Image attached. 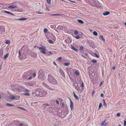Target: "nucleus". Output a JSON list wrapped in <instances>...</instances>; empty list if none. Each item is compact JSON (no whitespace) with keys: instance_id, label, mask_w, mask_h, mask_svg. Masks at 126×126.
I'll return each mask as SVG.
<instances>
[{"instance_id":"0eeeda50","label":"nucleus","mask_w":126,"mask_h":126,"mask_svg":"<svg viewBox=\"0 0 126 126\" xmlns=\"http://www.w3.org/2000/svg\"><path fill=\"white\" fill-rule=\"evenodd\" d=\"M17 8V5H12L11 6H9L8 7V8L10 9H12L15 8Z\"/></svg>"},{"instance_id":"c03bdc74","label":"nucleus","mask_w":126,"mask_h":126,"mask_svg":"<svg viewBox=\"0 0 126 126\" xmlns=\"http://www.w3.org/2000/svg\"><path fill=\"white\" fill-rule=\"evenodd\" d=\"M55 101H56V103L57 104H58V105H59V102L58 101V100H56Z\"/></svg>"},{"instance_id":"6e6552de","label":"nucleus","mask_w":126,"mask_h":126,"mask_svg":"<svg viewBox=\"0 0 126 126\" xmlns=\"http://www.w3.org/2000/svg\"><path fill=\"white\" fill-rule=\"evenodd\" d=\"M4 12L5 13H7V14H10L11 15H12L13 16H14V15L11 12H10L8 11H4Z\"/></svg>"},{"instance_id":"052dcab7","label":"nucleus","mask_w":126,"mask_h":126,"mask_svg":"<svg viewBox=\"0 0 126 126\" xmlns=\"http://www.w3.org/2000/svg\"><path fill=\"white\" fill-rule=\"evenodd\" d=\"M32 78V77H30L28 78V80H30V79H31Z\"/></svg>"},{"instance_id":"7ed1b4c3","label":"nucleus","mask_w":126,"mask_h":126,"mask_svg":"<svg viewBox=\"0 0 126 126\" xmlns=\"http://www.w3.org/2000/svg\"><path fill=\"white\" fill-rule=\"evenodd\" d=\"M40 50V52L44 54H46V47L43 46H42L41 47L38 48Z\"/></svg>"},{"instance_id":"2eb2a0df","label":"nucleus","mask_w":126,"mask_h":126,"mask_svg":"<svg viewBox=\"0 0 126 126\" xmlns=\"http://www.w3.org/2000/svg\"><path fill=\"white\" fill-rule=\"evenodd\" d=\"M27 84L30 86H33L34 85V84L33 83L31 82L28 83Z\"/></svg>"},{"instance_id":"603ef678","label":"nucleus","mask_w":126,"mask_h":126,"mask_svg":"<svg viewBox=\"0 0 126 126\" xmlns=\"http://www.w3.org/2000/svg\"><path fill=\"white\" fill-rule=\"evenodd\" d=\"M44 105L46 106H50V105H49L48 104H45Z\"/></svg>"},{"instance_id":"c756f323","label":"nucleus","mask_w":126,"mask_h":126,"mask_svg":"<svg viewBox=\"0 0 126 126\" xmlns=\"http://www.w3.org/2000/svg\"><path fill=\"white\" fill-rule=\"evenodd\" d=\"M103 105H104V106H107V104L105 102V100H104L103 99Z\"/></svg>"},{"instance_id":"6e6d98bb","label":"nucleus","mask_w":126,"mask_h":126,"mask_svg":"<svg viewBox=\"0 0 126 126\" xmlns=\"http://www.w3.org/2000/svg\"><path fill=\"white\" fill-rule=\"evenodd\" d=\"M69 1H70L71 2H74V3H75V1H72V0H69Z\"/></svg>"},{"instance_id":"338daca9","label":"nucleus","mask_w":126,"mask_h":126,"mask_svg":"<svg viewBox=\"0 0 126 126\" xmlns=\"http://www.w3.org/2000/svg\"><path fill=\"white\" fill-rule=\"evenodd\" d=\"M73 94H74V96L75 95H76V94H75V93H74V92H73Z\"/></svg>"},{"instance_id":"37998d69","label":"nucleus","mask_w":126,"mask_h":126,"mask_svg":"<svg viewBox=\"0 0 126 126\" xmlns=\"http://www.w3.org/2000/svg\"><path fill=\"white\" fill-rule=\"evenodd\" d=\"M74 33L76 34H78V31L77 30H75L74 31Z\"/></svg>"},{"instance_id":"e2e57ef3","label":"nucleus","mask_w":126,"mask_h":126,"mask_svg":"<svg viewBox=\"0 0 126 126\" xmlns=\"http://www.w3.org/2000/svg\"><path fill=\"white\" fill-rule=\"evenodd\" d=\"M58 59H59V60H61L62 59V57H59L58 58Z\"/></svg>"},{"instance_id":"dca6fc26","label":"nucleus","mask_w":126,"mask_h":126,"mask_svg":"<svg viewBox=\"0 0 126 126\" xmlns=\"http://www.w3.org/2000/svg\"><path fill=\"white\" fill-rule=\"evenodd\" d=\"M6 105L8 107H11L14 106V105H12L9 103L7 104Z\"/></svg>"},{"instance_id":"2f4dec72","label":"nucleus","mask_w":126,"mask_h":126,"mask_svg":"<svg viewBox=\"0 0 126 126\" xmlns=\"http://www.w3.org/2000/svg\"><path fill=\"white\" fill-rule=\"evenodd\" d=\"M18 54H19V55H18V57L20 58V56H21V54L20 52V50H18Z\"/></svg>"},{"instance_id":"a18cd8bd","label":"nucleus","mask_w":126,"mask_h":126,"mask_svg":"<svg viewBox=\"0 0 126 126\" xmlns=\"http://www.w3.org/2000/svg\"><path fill=\"white\" fill-rule=\"evenodd\" d=\"M75 38L77 39H78L80 38V37L79 35H77L76 37Z\"/></svg>"},{"instance_id":"8fccbe9b","label":"nucleus","mask_w":126,"mask_h":126,"mask_svg":"<svg viewBox=\"0 0 126 126\" xmlns=\"http://www.w3.org/2000/svg\"><path fill=\"white\" fill-rule=\"evenodd\" d=\"M47 2L48 3H50L51 2V0H47Z\"/></svg>"},{"instance_id":"864d4df0","label":"nucleus","mask_w":126,"mask_h":126,"mask_svg":"<svg viewBox=\"0 0 126 126\" xmlns=\"http://www.w3.org/2000/svg\"><path fill=\"white\" fill-rule=\"evenodd\" d=\"M81 87H84L83 83V82L81 83Z\"/></svg>"},{"instance_id":"4c0bfd02","label":"nucleus","mask_w":126,"mask_h":126,"mask_svg":"<svg viewBox=\"0 0 126 126\" xmlns=\"http://www.w3.org/2000/svg\"><path fill=\"white\" fill-rule=\"evenodd\" d=\"M69 63H64V65L66 66H67L68 65H69Z\"/></svg>"},{"instance_id":"58836bf2","label":"nucleus","mask_w":126,"mask_h":126,"mask_svg":"<svg viewBox=\"0 0 126 126\" xmlns=\"http://www.w3.org/2000/svg\"><path fill=\"white\" fill-rule=\"evenodd\" d=\"M17 108H19L20 109H21V110H25V109L24 108H23L19 107H18Z\"/></svg>"},{"instance_id":"9d476101","label":"nucleus","mask_w":126,"mask_h":126,"mask_svg":"<svg viewBox=\"0 0 126 126\" xmlns=\"http://www.w3.org/2000/svg\"><path fill=\"white\" fill-rule=\"evenodd\" d=\"M27 19L26 18H22L20 19H16V20H24Z\"/></svg>"},{"instance_id":"774afa93","label":"nucleus","mask_w":126,"mask_h":126,"mask_svg":"<svg viewBox=\"0 0 126 126\" xmlns=\"http://www.w3.org/2000/svg\"><path fill=\"white\" fill-rule=\"evenodd\" d=\"M102 82H101L100 83V86L102 85Z\"/></svg>"},{"instance_id":"412c9836","label":"nucleus","mask_w":126,"mask_h":126,"mask_svg":"<svg viewBox=\"0 0 126 126\" xmlns=\"http://www.w3.org/2000/svg\"><path fill=\"white\" fill-rule=\"evenodd\" d=\"M77 20L78 21L79 23H80L81 24H83L84 23L83 21L81 20H79V19H78Z\"/></svg>"},{"instance_id":"aec40b11","label":"nucleus","mask_w":126,"mask_h":126,"mask_svg":"<svg viewBox=\"0 0 126 126\" xmlns=\"http://www.w3.org/2000/svg\"><path fill=\"white\" fill-rule=\"evenodd\" d=\"M78 85L77 83L75 84V88L77 90H78L79 89L78 87Z\"/></svg>"},{"instance_id":"a19ab883","label":"nucleus","mask_w":126,"mask_h":126,"mask_svg":"<svg viewBox=\"0 0 126 126\" xmlns=\"http://www.w3.org/2000/svg\"><path fill=\"white\" fill-rule=\"evenodd\" d=\"M44 85L47 88H48V87L49 86L46 83H44Z\"/></svg>"},{"instance_id":"a878e982","label":"nucleus","mask_w":126,"mask_h":126,"mask_svg":"<svg viewBox=\"0 0 126 126\" xmlns=\"http://www.w3.org/2000/svg\"><path fill=\"white\" fill-rule=\"evenodd\" d=\"M51 16H60L61 15L59 14H51L50 15Z\"/></svg>"},{"instance_id":"3c124183","label":"nucleus","mask_w":126,"mask_h":126,"mask_svg":"<svg viewBox=\"0 0 126 126\" xmlns=\"http://www.w3.org/2000/svg\"><path fill=\"white\" fill-rule=\"evenodd\" d=\"M32 75L33 77H35L36 75V73H34Z\"/></svg>"},{"instance_id":"5701e85b","label":"nucleus","mask_w":126,"mask_h":126,"mask_svg":"<svg viewBox=\"0 0 126 126\" xmlns=\"http://www.w3.org/2000/svg\"><path fill=\"white\" fill-rule=\"evenodd\" d=\"M59 72L63 75H64V74L63 72L61 70H60L59 71Z\"/></svg>"},{"instance_id":"1a4fd4ad","label":"nucleus","mask_w":126,"mask_h":126,"mask_svg":"<svg viewBox=\"0 0 126 126\" xmlns=\"http://www.w3.org/2000/svg\"><path fill=\"white\" fill-rule=\"evenodd\" d=\"M3 49H1L0 50V56L1 57L3 54Z\"/></svg>"},{"instance_id":"4be33fe9","label":"nucleus","mask_w":126,"mask_h":126,"mask_svg":"<svg viewBox=\"0 0 126 126\" xmlns=\"http://www.w3.org/2000/svg\"><path fill=\"white\" fill-rule=\"evenodd\" d=\"M93 34L95 36H97L98 35L97 32L95 31H94L93 32Z\"/></svg>"},{"instance_id":"20e7f679","label":"nucleus","mask_w":126,"mask_h":126,"mask_svg":"<svg viewBox=\"0 0 126 126\" xmlns=\"http://www.w3.org/2000/svg\"><path fill=\"white\" fill-rule=\"evenodd\" d=\"M41 95H40V96L41 97L45 96L47 93V91L43 90H41Z\"/></svg>"},{"instance_id":"9b49d317","label":"nucleus","mask_w":126,"mask_h":126,"mask_svg":"<svg viewBox=\"0 0 126 126\" xmlns=\"http://www.w3.org/2000/svg\"><path fill=\"white\" fill-rule=\"evenodd\" d=\"M110 12H106L103 13V15L104 16H106L109 14Z\"/></svg>"},{"instance_id":"f03ea898","label":"nucleus","mask_w":126,"mask_h":126,"mask_svg":"<svg viewBox=\"0 0 126 126\" xmlns=\"http://www.w3.org/2000/svg\"><path fill=\"white\" fill-rule=\"evenodd\" d=\"M41 90L39 88L34 90L32 92L33 96H40V95H41Z\"/></svg>"},{"instance_id":"cd10ccee","label":"nucleus","mask_w":126,"mask_h":126,"mask_svg":"<svg viewBox=\"0 0 126 126\" xmlns=\"http://www.w3.org/2000/svg\"><path fill=\"white\" fill-rule=\"evenodd\" d=\"M48 31V30L47 28H45L44 29V32L45 33H46Z\"/></svg>"},{"instance_id":"b1692460","label":"nucleus","mask_w":126,"mask_h":126,"mask_svg":"<svg viewBox=\"0 0 126 126\" xmlns=\"http://www.w3.org/2000/svg\"><path fill=\"white\" fill-rule=\"evenodd\" d=\"M9 55L8 53H6V54L5 55L4 57V59H5L7 58L8 57Z\"/></svg>"},{"instance_id":"f257e3e1","label":"nucleus","mask_w":126,"mask_h":126,"mask_svg":"<svg viewBox=\"0 0 126 126\" xmlns=\"http://www.w3.org/2000/svg\"><path fill=\"white\" fill-rule=\"evenodd\" d=\"M48 80L50 83L53 84H56L57 83V81L54 77L52 75H48Z\"/></svg>"},{"instance_id":"423d86ee","label":"nucleus","mask_w":126,"mask_h":126,"mask_svg":"<svg viewBox=\"0 0 126 126\" xmlns=\"http://www.w3.org/2000/svg\"><path fill=\"white\" fill-rule=\"evenodd\" d=\"M70 107L71 110H72L73 109V104L72 101L70 100Z\"/></svg>"},{"instance_id":"393cba45","label":"nucleus","mask_w":126,"mask_h":126,"mask_svg":"<svg viewBox=\"0 0 126 126\" xmlns=\"http://www.w3.org/2000/svg\"><path fill=\"white\" fill-rule=\"evenodd\" d=\"M24 92L25 93L29 92H30V91L27 89H25L24 90Z\"/></svg>"},{"instance_id":"7c9ffc66","label":"nucleus","mask_w":126,"mask_h":126,"mask_svg":"<svg viewBox=\"0 0 126 126\" xmlns=\"http://www.w3.org/2000/svg\"><path fill=\"white\" fill-rule=\"evenodd\" d=\"M47 88L49 90H51V91H53V90H54V89H52V88H51V87H49V86Z\"/></svg>"},{"instance_id":"c9c22d12","label":"nucleus","mask_w":126,"mask_h":126,"mask_svg":"<svg viewBox=\"0 0 126 126\" xmlns=\"http://www.w3.org/2000/svg\"><path fill=\"white\" fill-rule=\"evenodd\" d=\"M102 104L101 103H100L99 104V105L98 107H99V109H100L101 108V106H102Z\"/></svg>"},{"instance_id":"6ab92c4d","label":"nucleus","mask_w":126,"mask_h":126,"mask_svg":"<svg viewBox=\"0 0 126 126\" xmlns=\"http://www.w3.org/2000/svg\"><path fill=\"white\" fill-rule=\"evenodd\" d=\"M101 125L106 126L107 124L106 123H105V121H104L102 123Z\"/></svg>"},{"instance_id":"0e129e2a","label":"nucleus","mask_w":126,"mask_h":126,"mask_svg":"<svg viewBox=\"0 0 126 126\" xmlns=\"http://www.w3.org/2000/svg\"><path fill=\"white\" fill-rule=\"evenodd\" d=\"M112 69L113 70H114L115 69V67H114V66H113V67H112Z\"/></svg>"},{"instance_id":"4d7b16f0","label":"nucleus","mask_w":126,"mask_h":126,"mask_svg":"<svg viewBox=\"0 0 126 126\" xmlns=\"http://www.w3.org/2000/svg\"><path fill=\"white\" fill-rule=\"evenodd\" d=\"M100 96L101 97H103V94L102 93L101 94H100Z\"/></svg>"},{"instance_id":"bf43d9fd","label":"nucleus","mask_w":126,"mask_h":126,"mask_svg":"<svg viewBox=\"0 0 126 126\" xmlns=\"http://www.w3.org/2000/svg\"><path fill=\"white\" fill-rule=\"evenodd\" d=\"M23 125V123H21L20 124H19V126H21Z\"/></svg>"},{"instance_id":"79ce46f5","label":"nucleus","mask_w":126,"mask_h":126,"mask_svg":"<svg viewBox=\"0 0 126 126\" xmlns=\"http://www.w3.org/2000/svg\"><path fill=\"white\" fill-rule=\"evenodd\" d=\"M36 12L37 13H38V14H43V13L41 12H40L39 11H36Z\"/></svg>"},{"instance_id":"39448f33","label":"nucleus","mask_w":126,"mask_h":126,"mask_svg":"<svg viewBox=\"0 0 126 126\" xmlns=\"http://www.w3.org/2000/svg\"><path fill=\"white\" fill-rule=\"evenodd\" d=\"M39 74L38 75V78H42L44 76V74L42 71L39 72Z\"/></svg>"},{"instance_id":"ea45409f","label":"nucleus","mask_w":126,"mask_h":126,"mask_svg":"<svg viewBox=\"0 0 126 126\" xmlns=\"http://www.w3.org/2000/svg\"><path fill=\"white\" fill-rule=\"evenodd\" d=\"M121 115L120 113H118L116 114V116H117L119 117Z\"/></svg>"},{"instance_id":"680f3d73","label":"nucleus","mask_w":126,"mask_h":126,"mask_svg":"<svg viewBox=\"0 0 126 126\" xmlns=\"http://www.w3.org/2000/svg\"><path fill=\"white\" fill-rule=\"evenodd\" d=\"M53 64H54V65H56V63L55 62H53Z\"/></svg>"},{"instance_id":"f8f14e48","label":"nucleus","mask_w":126,"mask_h":126,"mask_svg":"<svg viewBox=\"0 0 126 126\" xmlns=\"http://www.w3.org/2000/svg\"><path fill=\"white\" fill-rule=\"evenodd\" d=\"M71 48L72 49H73V50H74L76 52H77L78 51V50L76 48H75L73 46H71Z\"/></svg>"},{"instance_id":"bb28decb","label":"nucleus","mask_w":126,"mask_h":126,"mask_svg":"<svg viewBox=\"0 0 126 126\" xmlns=\"http://www.w3.org/2000/svg\"><path fill=\"white\" fill-rule=\"evenodd\" d=\"M50 27L52 29L55 28L56 27V26L55 25H51L50 26Z\"/></svg>"},{"instance_id":"e433bc0d","label":"nucleus","mask_w":126,"mask_h":126,"mask_svg":"<svg viewBox=\"0 0 126 126\" xmlns=\"http://www.w3.org/2000/svg\"><path fill=\"white\" fill-rule=\"evenodd\" d=\"M92 62L94 63H95L96 62V60L95 59H93L92 60Z\"/></svg>"},{"instance_id":"f704fd0d","label":"nucleus","mask_w":126,"mask_h":126,"mask_svg":"<svg viewBox=\"0 0 126 126\" xmlns=\"http://www.w3.org/2000/svg\"><path fill=\"white\" fill-rule=\"evenodd\" d=\"M10 41L7 40V41H6L5 43L6 44H10Z\"/></svg>"},{"instance_id":"4468645a","label":"nucleus","mask_w":126,"mask_h":126,"mask_svg":"<svg viewBox=\"0 0 126 126\" xmlns=\"http://www.w3.org/2000/svg\"><path fill=\"white\" fill-rule=\"evenodd\" d=\"M75 74L77 76H78L79 75V71L78 70H76L75 71Z\"/></svg>"},{"instance_id":"ddd939ff","label":"nucleus","mask_w":126,"mask_h":126,"mask_svg":"<svg viewBox=\"0 0 126 126\" xmlns=\"http://www.w3.org/2000/svg\"><path fill=\"white\" fill-rule=\"evenodd\" d=\"M15 98V96L13 95H11L9 96V98L12 100L14 99Z\"/></svg>"},{"instance_id":"a211bd4d","label":"nucleus","mask_w":126,"mask_h":126,"mask_svg":"<svg viewBox=\"0 0 126 126\" xmlns=\"http://www.w3.org/2000/svg\"><path fill=\"white\" fill-rule=\"evenodd\" d=\"M99 37L102 41H105V39L104 38V37L103 36L100 35Z\"/></svg>"},{"instance_id":"de8ad7c7","label":"nucleus","mask_w":126,"mask_h":126,"mask_svg":"<svg viewBox=\"0 0 126 126\" xmlns=\"http://www.w3.org/2000/svg\"><path fill=\"white\" fill-rule=\"evenodd\" d=\"M94 55H95V56L97 58H98L99 57V56L97 54H95Z\"/></svg>"},{"instance_id":"c85d7f7f","label":"nucleus","mask_w":126,"mask_h":126,"mask_svg":"<svg viewBox=\"0 0 126 126\" xmlns=\"http://www.w3.org/2000/svg\"><path fill=\"white\" fill-rule=\"evenodd\" d=\"M74 97L77 100L79 99V98L78 96H77L76 95L74 96Z\"/></svg>"},{"instance_id":"473e14b6","label":"nucleus","mask_w":126,"mask_h":126,"mask_svg":"<svg viewBox=\"0 0 126 126\" xmlns=\"http://www.w3.org/2000/svg\"><path fill=\"white\" fill-rule=\"evenodd\" d=\"M24 94L26 95L29 96L30 95V94L29 93H24Z\"/></svg>"},{"instance_id":"09e8293b","label":"nucleus","mask_w":126,"mask_h":126,"mask_svg":"<svg viewBox=\"0 0 126 126\" xmlns=\"http://www.w3.org/2000/svg\"><path fill=\"white\" fill-rule=\"evenodd\" d=\"M83 49V47L82 46H81L80 47V50H82Z\"/></svg>"},{"instance_id":"13d9d810","label":"nucleus","mask_w":126,"mask_h":126,"mask_svg":"<svg viewBox=\"0 0 126 126\" xmlns=\"http://www.w3.org/2000/svg\"><path fill=\"white\" fill-rule=\"evenodd\" d=\"M62 107H63L64 106V104L63 103H62Z\"/></svg>"},{"instance_id":"69168bd1","label":"nucleus","mask_w":126,"mask_h":126,"mask_svg":"<svg viewBox=\"0 0 126 126\" xmlns=\"http://www.w3.org/2000/svg\"><path fill=\"white\" fill-rule=\"evenodd\" d=\"M85 55L86 56H87L88 55V54L87 53H85Z\"/></svg>"},{"instance_id":"49530a36","label":"nucleus","mask_w":126,"mask_h":126,"mask_svg":"<svg viewBox=\"0 0 126 126\" xmlns=\"http://www.w3.org/2000/svg\"><path fill=\"white\" fill-rule=\"evenodd\" d=\"M124 126H126V121L125 120H124Z\"/></svg>"},{"instance_id":"5fc2aeb1","label":"nucleus","mask_w":126,"mask_h":126,"mask_svg":"<svg viewBox=\"0 0 126 126\" xmlns=\"http://www.w3.org/2000/svg\"><path fill=\"white\" fill-rule=\"evenodd\" d=\"M49 42L50 43H52L53 42L51 40H49Z\"/></svg>"},{"instance_id":"f3484780","label":"nucleus","mask_w":126,"mask_h":126,"mask_svg":"<svg viewBox=\"0 0 126 126\" xmlns=\"http://www.w3.org/2000/svg\"><path fill=\"white\" fill-rule=\"evenodd\" d=\"M60 27L62 30H65L66 29V27L64 26H60Z\"/></svg>"},{"instance_id":"72a5a7b5","label":"nucleus","mask_w":126,"mask_h":126,"mask_svg":"<svg viewBox=\"0 0 126 126\" xmlns=\"http://www.w3.org/2000/svg\"><path fill=\"white\" fill-rule=\"evenodd\" d=\"M95 92L94 90H93L92 92V96H93Z\"/></svg>"}]
</instances>
